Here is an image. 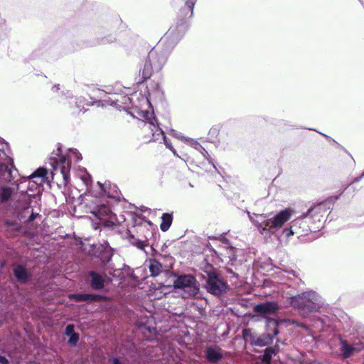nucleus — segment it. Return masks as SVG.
<instances>
[{
  "label": "nucleus",
  "mask_w": 364,
  "mask_h": 364,
  "mask_svg": "<svg viewBox=\"0 0 364 364\" xmlns=\"http://www.w3.org/2000/svg\"><path fill=\"white\" fill-rule=\"evenodd\" d=\"M14 192L13 188L3 186L0 187V200L1 203L7 202Z\"/></svg>",
  "instance_id": "nucleus-23"
},
{
  "label": "nucleus",
  "mask_w": 364,
  "mask_h": 364,
  "mask_svg": "<svg viewBox=\"0 0 364 364\" xmlns=\"http://www.w3.org/2000/svg\"><path fill=\"white\" fill-rule=\"evenodd\" d=\"M205 288L211 294L219 296L227 291L228 285L220 274L210 272L208 274Z\"/></svg>",
  "instance_id": "nucleus-10"
},
{
  "label": "nucleus",
  "mask_w": 364,
  "mask_h": 364,
  "mask_svg": "<svg viewBox=\"0 0 364 364\" xmlns=\"http://www.w3.org/2000/svg\"><path fill=\"white\" fill-rule=\"evenodd\" d=\"M294 211L291 209H285L276 215L254 214L249 218L251 222L257 227L261 234L275 233L277 230L290 220Z\"/></svg>",
  "instance_id": "nucleus-4"
},
{
  "label": "nucleus",
  "mask_w": 364,
  "mask_h": 364,
  "mask_svg": "<svg viewBox=\"0 0 364 364\" xmlns=\"http://www.w3.org/2000/svg\"><path fill=\"white\" fill-rule=\"evenodd\" d=\"M175 289L183 291V297L196 296L199 291V284L196 278L191 274L181 275L173 282Z\"/></svg>",
  "instance_id": "nucleus-9"
},
{
  "label": "nucleus",
  "mask_w": 364,
  "mask_h": 364,
  "mask_svg": "<svg viewBox=\"0 0 364 364\" xmlns=\"http://www.w3.org/2000/svg\"><path fill=\"white\" fill-rule=\"evenodd\" d=\"M272 341V336H271L269 333H267V334H263L258 337L252 336L251 343L255 346H264L269 344V343H271Z\"/></svg>",
  "instance_id": "nucleus-17"
},
{
  "label": "nucleus",
  "mask_w": 364,
  "mask_h": 364,
  "mask_svg": "<svg viewBox=\"0 0 364 364\" xmlns=\"http://www.w3.org/2000/svg\"><path fill=\"white\" fill-rule=\"evenodd\" d=\"M74 326L72 324H69L65 328V334L70 336L75 334Z\"/></svg>",
  "instance_id": "nucleus-34"
},
{
  "label": "nucleus",
  "mask_w": 364,
  "mask_h": 364,
  "mask_svg": "<svg viewBox=\"0 0 364 364\" xmlns=\"http://www.w3.org/2000/svg\"><path fill=\"white\" fill-rule=\"evenodd\" d=\"M72 297L76 301H98L101 299V296L95 294H73Z\"/></svg>",
  "instance_id": "nucleus-22"
},
{
  "label": "nucleus",
  "mask_w": 364,
  "mask_h": 364,
  "mask_svg": "<svg viewBox=\"0 0 364 364\" xmlns=\"http://www.w3.org/2000/svg\"><path fill=\"white\" fill-rule=\"evenodd\" d=\"M267 324L268 326H269L270 325H272L274 328H276V327L277 326V322L275 319L267 318ZM274 334H275V335L277 334V331L276 329L274 330Z\"/></svg>",
  "instance_id": "nucleus-32"
},
{
  "label": "nucleus",
  "mask_w": 364,
  "mask_h": 364,
  "mask_svg": "<svg viewBox=\"0 0 364 364\" xmlns=\"http://www.w3.org/2000/svg\"><path fill=\"white\" fill-rule=\"evenodd\" d=\"M197 0H187L181 13L185 18H191L193 14V9Z\"/></svg>",
  "instance_id": "nucleus-21"
},
{
  "label": "nucleus",
  "mask_w": 364,
  "mask_h": 364,
  "mask_svg": "<svg viewBox=\"0 0 364 364\" xmlns=\"http://www.w3.org/2000/svg\"><path fill=\"white\" fill-rule=\"evenodd\" d=\"M187 25L185 22L178 25L176 28H170L158 44L149 51L144 67L139 72L141 76V80H139L140 82L150 78L154 71H159L162 69L167 61L168 55L171 50V49L165 50L162 46L169 38H178L185 33Z\"/></svg>",
  "instance_id": "nucleus-1"
},
{
  "label": "nucleus",
  "mask_w": 364,
  "mask_h": 364,
  "mask_svg": "<svg viewBox=\"0 0 364 364\" xmlns=\"http://www.w3.org/2000/svg\"><path fill=\"white\" fill-rule=\"evenodd\" d=\"M132 244L137 247L139 249H143L145 246H146L145 240H135L134 242H132Z\"/></svg>",
  "instance_id": "nucleus-31"
},
{
  "label": "nucleus",
  "mask_w": 364,
  "mask_h": 364,
  "mask_svg": "<svg viewBox=\"0 0 364 364\" xmlns=\"http://www.w3.org/2000/svg\"><path fill=\"white\" fill-rule=\"evenodd\" d=\"M250 329H245L243 331V333H244V336L246 337L247 336V335L249 334V333H250Z\"/></svg>",
  "instance_id": "nucleus-39"
},
{
  "label": "nucleus",
  "mask_w": 364,
  "mask_h": 364,
  "mask_svg": "<svg viewBox=\"0 0 364 364\" xmlns=\"http://www.w3.org/2000/svg\"><path fill=\"white\" fill-rule=\"evenodd\" d=\"M9 152V144L0 138V178L6 182H11L14 178L13 173L17 172Z\"/></svg>",
  "instance_id": "nucleus-6"
},
{
  "label": "nucleus",
  "mask_w": 364,
  "mask_h": 364,
  "mask_svg": "<svg viewBox=\"0 0 364 364\" xmlns=\"http://www.w3.org/2000/svg\"><path fill=\"white\" fill-rule=\"evenodd\" d=\"M82 159L81 154L75 149H69L65 154L60 148L54 151L49 159L53 168V179H55L59 186H65L70 182V171L72 161Z\"/></svg>",
  "instance_id": "nucleus-3"
},
{
  "label": "nucleus",
  "mask_w": 364,
  "mask_h": 364,
  "mask_svg": "<svg viewBox=\"0 0 364 364\" xmlns=\"http://www.w3.org/2000/svg\"><path fill=\"white\" fill-rule=\"evenodd\" d=\"M79 340V335L77 333H75L70 336L68 343L72 346H75Z\"/></svg>",
  "instance_id": "nucleus-30"
},
{
  "label": "nucleus",
  "mask_w": 364,
  "mask_h": 364,
  "mask_svg": "<svg viewBox=\"0 0 364 364\" xmlns=\"http://www.w3.org/2000/svg\"><path fill=\"white\" fill-rule=\"evenodd\" d=\"M161 220L160 228L163 232H166L169 229L172 223L173 216L169 213H164L161 216Z\"/></svg>",
  "instance_id": "nucleus-24"
},
{
  "label": "nucleus",
  "mask_w": 364,
  "mask_h": 364,
  "mask_svg": "<svg viewBox=\"0 0 364 364\" xmlns=\"http://www.w3.org/2000/svg\"><path fill=\"white\" fill-rule=\"evenodd\" d=\"M14 273L16 279L21 282H26L28 278V272L23 266H16L14 269Z\"/></svg>",
  "instance_id": "nucleus-19"
},
{
  "label": "nucleus",
  "mask_w": 364,
  "mask_h": 364,
  "mask_svg": "<svg viewBox=\"0 0 364 364\" xmlns=\"http://www.w3.org/2000/svg\"><path fill=\"white\" fill-rule=\"evenodd\" d=\"M123 98H124L125 100H129V98H127L126 97H124Z\"/></svg>",
  "instance_id": "nucleus-44"
},
{
  "label": "nucleus",
  "mask_w": 364,
  "mask_h": 364,
  "mask_svg": "<svg viewBox=\"0 0 364 364\" xmlns=\"http://www.w3.org/2000/svg\"><path fill=\"white\" fill-rule=\"evenodd\" d=\"M321 302L319 295L313 291H306L289 299L291 306L298 309L304 316L316 311L319 308Z\"/></svg>",
  "instance_id": "nucleus-5"
},
{
  "label": "nucleus",
  "mask_w": 364,
  "mask_h": 364,
  "mask_svg": "<svg viewBox=\"0 0 364 364\" xmlns=\"http://www.w3.org/2000/svg\"><path fill=\"white\" fill-rule=\"evenodd\" d=\"M89 275L90 277V284L92 288L95 289H100L104 287L105 279L102 275L95 272H90Z\"/></svg>",
  "instance_id": "nucleus-15"
},
{
  "label": "nucleus",
  "mask_w": 364,
  "mask_h": 364,
  "mask_svg": "<svg viewBox=\"0 0 364 364\" xmlns=\"http://www.w3.org/2000/svg\"><path fill=\"white\" fill-rule=\"evenodd\" d=\"M219 132H220L219 127L214 126V127H211L210 129L209 130L208 135L212 139L216 138L218 136Z\"/></svg>",
  "instance_id": "nucleus-29"
},
{
  "label": "nucleus",
  "mask_w": 364,
  "mask_h": 364,
  "mask_svg": "<svg viewBox=\"0 0 364 364\" xmlns=\"http://www.w3.org/2000/svg\"><path fill=\"white\" fill-rule=\"evenodd\" d=\"M139 116L143 121L146 122L145 125L147 126L152 132L153 141H157L162 140L168 149L171 150L173 148L171 144L167 140L164 132L159 127L152 112L141 110L139 112Z\"/></svg>",
  "instance_id": "nucleus-7"
},
{
  "label": "nucleus",
  "mask_w": 364,
  "mask_h": 364,
  "mask_svg": "<svg viewBox=\"0 0 364 364\" xmlns=\"http://www.w3.org/2000/svg\"><path fill=\"white\" fill-rule=\"evenodd\" d=\"M327 209L323 203L310 208L306 213L291 223L289 228L284 229L287 237L296 235L298 237L307 235L309 232H317L323 227V218Z\"/></svg>",
  "instance_id": "nucleus-2"
},
{
  "label": "nucleus",
  "mask_w": 364,
  "mask_h": 364,
  "mask_svg": "<svg viewBox=\"0 0 364 364\" xmlns=\"http://www.w3.org/2000/svg\"><path fill=\"white\" fill-rule=\"evenodd\" d=\"M112 256V250L109 249L102 255V259H103L104 262H108L111 259Z\"/></svg>",
  "instance_id": "nucleus-33"
},
{
  "label": "nucleus",
  "mask_w": 364,
  "mask_h": 364,
  "mask_svg": "<svg viewBox=\"0 0 364 364\" xmlns=\"http://www.w3.org/2000/svg\"><path fill=\"white\" fill-rule=\"evenodd\" d=\"M175 44H176V43H174L171 46V49L172 48H173V46H174V45H175Z\"/></svg>",
  "instance_id": "nucleus-43"
},
{
  "label": "nucleus",
  "mask_w": 364,
  "mask_h": 364,
  "mask_svg": "<svg viewBox=\"0 0 364 364\" xmlns=\"http://www.w3.org/2000/svg\"><path fill=\"white\" fill-rule=\"evenodd\" d=\"M163 97V92L157 87V90H156V92L151 93V92H149V97L146 99V103L149 104L150 103V100L153 98V97H159V99L162 98Z\"/></svg>",
  "instance_id": "nucleus-27"
},
{
  "label": "nucleus",
  "mask_w": 364,
  "mask_h": 364,
  "mask_svg": "<svg viewBox=\"0 0 364 364\" xmlns=\"http://www.w3.org/2000/svg\"><path fill=\"white\" fill-rule=\"evenodd\" d=\"M277 349L273 348H266L263 355L262 360L267 363H269L272 359V355H275L277 353Z\"/></svg>",
  "instance_id": "nucleus-26"
},
{
  "label": "nucleus",
  "mask_w": 364,
  "mask_h": 364,
  "mask_svg": "<svg viewBox=\"0 0 364 364\" xmlns=\"http://www.w3.org/2000/svg\"><path fill=\"white\" fill-rule=\"evenodd\" d=\"M81 180L87 187V191L90 193L91 196L95 198H103L104 197L110 198H117L119 193L117 188L115 185L111 184H102L97 182L99 191H91L90 186L91 185V176L87 173H84L81 176Z\"/></svg>",
  "instance_id": "nucleus-8"
},
{
  "label": "nucleus",
  "mask_w": 364,
  "mask_h": 364,
  "mask_svg": "<svg viewBox=\"0 0 364 364\" xmlns=\"http://www.w3.org/2000/svg\"><path fill=\"white\" fill-rule=\"evenodd\" d=\"M101 201L102 198H96L95 205L93 207L90 206V213L99 219L102 220L104 217L111 215L112 211L108 205L102 203Z\"/></svg>",
  "instance_id": "nucleus-13"
},
{
  "label": "nucleus",
  "mask_w": 364,
  "mask_h": 364,
  "mask_svg": "<svg viewBox=\"0 0 364 364\" xmlns=\"http://www.w3.org/2000/svg\"><path fill=\"white\" fill-rule=\"evenodd\" d=\"M24 200L26 202V206L24 208V209H25V210H28L30 208V205H29V203H28L29 197L25 196Z\"/></svg>",
  "instance_id": "nucleus-36"
},
{
  "label": "nucleus",
  "mask_w": 364,
  "mask_h": 364,
  "mask_svg": "<svg viewBox=\"0 0 364 364\" xmlns=\"http://www.w3.org/2000/svg\"><path fill=\"white\" fill-rule=\"evenodd\" d=\"M185 140L188 143V144L191 146H192L196 150L198 151L204 156V158L209 161V163L213 164L211 157L209 155L208 152L205 150V148H203L201 146L200 143L192 139H186Z\"/></svg>",
  "instance_id": "nucleus-16"
},
{
  "label": "nucleus",
  "mask_w": 364,
  "mask_h": 364,
  "mask_svg": "<svg viewBox=\"0 0 364 364\" xmlns=\"http://www.w3.org/2000/svg\"><path fill=\"white\" fill-rule=\"evenodd\" d=\"M37 215H38V213L35 214L34 213L32 212L28 218V220L33 221L36 218Z\"/></svg>",
  "instance_id": "nucleus-38"
},
{
  "label": "nucleus",
  "mask_w": 364,
  "mask_h": 364,
  "mask_svg": "<svg viewBox=\"0 0 364 364\" xmlns=\"http://www.w3.org/2000/svg\"><path fill=\"white\" fill-rule=\"evenodd\" d=\"M59 89H60L59 85H55V86L53 87V90L55 91V92L58 91Z\"/></svg>",
  "instance_id": "nucleus-41"
},
{
  "label": "nucleus",
  "mask_w": 364,
  "mask_h": 364,
  "mask_svg": "<svg viewBox=\"0 0 364 364\" xmlns=\"http://www.w3.org/2000/svg\"><path fill=\"white\" fill-rule=\"evenodd\" d=\"M48 172L44 168H38L27 177L28 189L31 191H39L46 179Z\"/></svg>",
  "instance_id": "nucleus-11"
},
{
  "label": "nucleus",
  "mask_w": 364,
  "mask_h": 364,
  "mask_svg": "<svg viewBox=\"0 0 364 364\" xmlns=\"http://www.w3.org/2000/svg\"><path fill=\"white\" fill-rule=\"evenodd\" d=\"M205 353L206 359L212 363L218 362L224 356L223 350L218 346L208 347Z\"/></svg>",
  "instance_id": "nucleus-14"
},
{
  "label": "nucleus",
  "mask_w": 364,
  "mask_h": 364,
  "mask_svg": "<svg viewBox=\"0 0 364 364\" xmlns=\"http://www.w3.org/2000/svg\"><path fill=\"white\" fill-rule=\"evenodd\" d=\"M112 97H109L108 100H105V102L111 106L120 107L121 106L118 105L119 99H117L115 95H113Z\"/></svg>",
  "instance_id": "nucleus-28"
},
{
  "label": "nucleus",
  "mask_w": 364,
  "mask_h": 364,
  "mask_svg": "<svg viewBox=\"0 0 364 364\" xmlns=\"http://www.w3.org/2000/svg\"><path fill=\"white\" fill-rule=\"evenodd\" d=\"M0 364H9V361L5 357L0 355Z\"/></svg>",
  "instance_id": "nucleus-37"
},
{
  "label": "nucleus",
  "mask_w": 364,
  "mask_h": 364,
  "mask_svg": "<svg viewBox=\"0 0 364 364\" xmlns=\"http://www.w3.org/2000/svg\"><path fill=\"white\" fill-rule=\"evenodd\" d=\"M224 248V252L221 253L224 257H228L230 260V262H234L236 260L237 255L236 253L237 252V250L230 245L228 243H225Z\"/></svg>",
  "instance_id": "nucleus-20"
},
{
  "label": "nucleus",
  "mask_w": 364,
  "mask_h": 364,
  "mask_svg": "<svg viewBox=\"0 0 364 364\" xmlns=\"http://www.w3.org/2000/svg\"><path fill=\"white\" fill-rule=\"evenodd\" d=\"M147 265L152 277H156L162 272V265L156 259H150Z\"/></svg>",
  "instance_id": "nucleus-18"
},
{
  "label": "nucleus",
  "mask_w": 364,
  "mask_h": 364,
  "mask_svg": "<svg viewBox=\"0 0 364 364\" xmlns=\"http://www.w3.org/2000/svg\"><path fill=\"white\" fill-rule=\"evenodd\" d=\"M170 134H171V135L174 136H175V137H176V138H178V139L182 138V136H181V134L177 133V132H176L175 130H173V129H171V130H170Z\"/></svg>",
  "instance_id": "nucleus-35"
},
{
  "label": "nucleus",
  "mask_w": 364,
  "mask_h": 364,
  "mask_svg": "<svg viewBox=\"0 0 364 364\" xmlns=\"http://www.w3.org/2000/svg\"><path fill=\"white\" fill-rule=\"evenodd\" d=\"M112 364H121V363L117 358H114L112 360Z\"/></svg>",
  "instance_id": "nucleus-40"
},
{
  "label": "nucleus",
  "mask_w": 364,
  "mask_h": 364,
  "mask_svg": "<svg viewBox=\"0 0 364 364\" xmlns=\"http://www.w3.org/2000/svg\"><path fill=\"white\" fill-rule=\"evenodd\" d=\"M363 176H364V173H363V175L360 176V178H361L362 177H363Z\"/></svg>",
  "instance_id": "nucleus-45"
},
{
  "label": "nucleus",
  "mask_w": 364,
  "mask_h": 364,
  "mask_svg": "<svg viewBox=\"0 0 364 364\" xmlns=\"http://www.w3.org/2000/svg\"><path fill=\"white\" fill-rule=\"evenodd\" d=\"M171 151H172V153H173L175 156H178V154H177V152H176V149H175L174 148H173Z\"/></svg>",
  "instance_id": "nucleus-42"
},
{
  "label": "nucleus",
  "mask_w": 364,
  "mask_h": 364,
  "mask_svg": "<svg viewBox=\"0 0 364 364\" xmlns=\"http://www.w3.org/2000/svg\"><path fill=\"white\" fill-rule=\"evenodd\" d=\"M278 309L277 304L273 301L261 303L255 305L253 308L254 312L265 318L276 314Z\"/></svg>",
  "instance_id": "nucleus-12"
},
{
  "label": "nucleus",
  "mask_w": 364,
  "mask_h": 364,
  "mask_svg": "<svg viewBox=\"0 0 364 364\" xmlns=\"http://www.w3.org/2000/svg\"><path fill=\"white\" fill-rule=\"evenodd\" d=\"M355 350V348L348 345L346 341L341 343V351L345 357L350 356Z\"/></svg>",
  "instance_id": "nucleus-25"
}]
</instances>
